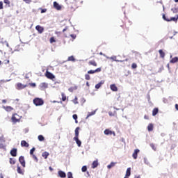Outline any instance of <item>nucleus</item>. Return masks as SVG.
Segmentation results:
<instances>
[{
	"label": "nucleus",
	"mask_w": 178,
	"mask_h": 178,
	"mask_svg": "<svg viewBox=\"0 0 178 178\" xmlns=\"http://www.w3.org/2000/svg\"><path fill=\"white\" fill-rule=\"evenodd\" d=\"M33 104L35 106H41L44 105V100L41 98L36 97L33 99Z\"/></svg>",
	"instance_id": "1"
},
{
	"label": "nucleus",
	"mask_w": 178,
	"mask_h": 178,
	"mask_svg": "<svg viewBox=\"0 0 178 178\" xmlns=\"http://www.w3.org/2000/svg\"><path fill=\"white\" fill-rule=\"evenodd\" d=\"M11 120L13 123H17V122H20V117L17 114H14L12 116Z\"/></svg>",
	"instance_id": "2"
},
{
	"label": "nucleus",
	"mask_w": 178,
	"mask_h": 178,
	"mask_svg": "<svg viewBox=\"0 0 178 178\" xmlns=\"http://www.w3.org/2000/svg\"><path fill=\"white\" fill-rule=\"evenodd\" d=\"M45 76L46 77H47V79H49L50 80H54V79H55V75H54V74L51 73L49 71L46 72Z\"/></svg>",
	"instance_id": "3"
},
{
	"label": "nucleus",
	"mask_w": 178,
	"mask_h": 178,
	"mask_svg": "<svg viewBox=\"0 0 178 178\" xmlns=\"http://www.w3.org/2000/svg\"><path fill=\"white\" fill-rule=\"evenodd\" d=\"M105 58H106V59H111V60H113L114 62H120V63L123 62V60H122L116 59L117 58L116 56H113L111 57H109L108 56H105Z\"/></svg>",
	"instance_id": "4"
},
{
	"label": "nucleus",
	"mask_w": 178,
	"mask_h": 178,
	"mask_svg": "<svg viewBox=\"0 0 178 178\" xmlns=\"http://www.w3.org/2000/svg\"><path fill=\"white\" fill-rule=\"evenodd\" d=\"M19 162L21 163L23 168H26V161L24 160V156H19Z\"/></svg>",
	"instance_id": "5"
},
{
	"label": "nucleus",
	"mask_w": 178,
	"mask_h": 178,
	"mask_svg": "<svg viewBox=\"0 0 178 178\" xmlns=\"http://www.w3.org/2000/svg\"><path fill=\"white\" fill-rule=\"evenodd\" d=\"M104 134L106 136H112V134H113L114 136H116V134H115V131H112L109 129H106L104 131Z\"/></svg>",
	"instance_id": "6"
},
{
	"label": "nucleus",
	"mask_w": 178,
	"mask_h": 178,
	"mask_svg": "<svg viewBox=\"0 0 178 178\" xmlns=\"http://www.w3.org/2000/svg\"><path fill=\"white\" fill-rule=\"evenodd\" d=\"M35 30H37V31H38L39 34H42V33H44V27L38 25L35 26Z\"/></svg>",
	"instance_id": "7"
},
{
	"label": "nucleus",
	"mask_w": 178,
	"mask_h": 178,
	"mask_svg": "<svg viewBox=\"0 0 178 178\" xmlns=\"http://www.w3.org/2000/svg\"><path fill=\"white\" fill-rule=\"evenodd\" d=\"M27 87V85H23L22 83H17L16 88L17 90H23L24 88H26Z\"/></svg>",
	"instance_id": "8"
},
{
	"label": "nucleus",
	"mask_w": 178,
	"mask_h": 178,
	"mask_svg": "<svg viewBox=\"0 0 178 178\" xmlns=\"http://www.w3.org/2000/svg\"><path fill=\"white\" fill-rule=\"evenodd\" d=\"M53 5H54V8L55 9H56V10H60V9H62V6L59 5V4L58 3V2H56V1H54V2L53 3Z\"/></svg>",
	"instance_id": "9"
},
{
	"label": "nucleus",
	"mask_w": 178,
	"mask_h": 178,
	"mask_svg": "<svg viewBox=\"0 0 178 178\" xmlns=\"http://www.w3.org/2000/svg\"><path fill=\"white\" fill-rule=\"evenodd\" d=\"M99 72H101V68H97L95 70H90L88 71V74H94V73H98Z\"/></svg>",
	"instance_id": "10"
},
{
	"label": "nucleus",
	"mask_w": 178,
	"mask_h": 178,
	"mask_svg": "<svg viewBox=\"0 0 178 178\" xmlns=\"http://www.w3.org/2000/svg\"><path fill=\"white\" fill-rule=\"evenodd\" d=\"M40 89L43 90H45V88H48V83H42L39 85Z\"/></svg>",
	"instance_id": "11"
},
{
	"label": "nucleus",
	"mask_w": 178,
	"mask_h": 178,
	"mask_svg": "<svg viewBox=\"0 0 178 178\" xmlns=\"http://www.w3.org/2000/svg\"><path fill=\"white\" fill-rule=\"evenodd\" d=\"M10 154L12 156H17V149L13 148L10 150Z\"/></svg>",
	"instance_id": "12"
},
{
	"label": "nucleus",
	"mask_w": 178,
	"mask_h": 178,
	"mask_svg": "<svg viewBox=\"0 0 178 178\" xmlns=\"http://www.w3.org/2000/svg\"><path fill=\"white\" fill-rule=\"evenodd\" d=\"M3 109H5V111H6V112H12V111H13V108L10 106H2Z\"/></svg>",
	"instance_id": "13"
},
{
	"label": "nucleus",
	"mask_w": 178,
	"mask_h": 178,
	"mask_svg": "<svg viewBox=\"0 0 178 178\" xmlns=\"http://www.w3.org/2000/svg\"><path fill=\"white\" fill-rule=\"evenodd\" d=\"M138 152H140V149H136L134 150L133 154H132V156L134 158V159H137V156L138 155Z\"/></svg>",
	"instance_id": "14"
},
{
	"label": "nucleus",
	"mask_w": 178,
	"mask_h": 178,
	"mask_svg": "<svg viewBox=\"0 0 178 178\" xmlns=\"http://www.w3.org/2000/svg\"><path fill=\"white\" fill-rule=\"evenodd\" d=\"M105 83V81H101L99 83L95 85V88L97 90H99V88H101V86H102V84H104Z\"/></svg>",
	"instance_id": "15"
},
{
	"label": "nucleus",
	"mask_w": 178,
	"mask_h": 178,
	"mask_svg": "<svg viewBox=\"0 0 178 178\" xmlns=\"http://www.w3.org/2000/svg\"><path fill=\"white\" fill-rule=\"evenodd\" d=\"M131 175V168H128L127 169L125 176H126V177H130Z\"/></svg>",
	"instance_id": "16"
},
{
	"label": "nucleus",
	"mask_w": 178,
	"mask_h": 178,
	"mask_svg": "<svg viewBox=\"0 0 178 178\" xmlns=\"http://www.w3.org/2000/svg\"><path fill=\"white\" fill-rule=\"evenodd\" d=\"M74 141L77 144L78 147H81V140L78 138H74Z\"/></svg>",
	"instance_id": "17"
},
{
	"label": "nucleus",
	"mask_w": 178,
	"mask_h": 178,
	"mask_svg": "<svg viewBox=\"0 0 178 178\" xmlns=\"http://www.w3.org/2000/svg\"><path fill=\"white\" fill-rule=\"evenodd\" d=\"M58 176L61 178L66 177V173L62 170L58 171Z\"/></svg>",
	"instance_id": "18"
},
{
	"label": "nucleus",
	"mask_w": 178,
	"mask_h": 178,
	"mask_svg": "<svg viewBox=\"0 0 178 178\" xmlns=\"http://www.w3.org/2000/svg\"><path fill=\"white\" fill-rule=\"evenodd\" d=\"M110 88H111V91H114V92L118 91V87L116 86L115 84H111L110 86Z\"/></svg>",
	"instance_id": "19"
},
{
	"label": "nucleus",
	"mask_w": 178,
	"mask_h": 178,
	"mask_svg": "<svg viewBox=\"0 0 178 178\" xmlns=\"http://www.w3.org/2000/svg\"><path fill=\"white\" fill-rule=\"evenodd\" d=\"M96 112H97V110H95L94 111H92V112H88V115L86 116V119H88L90 116H94Z\"/></svg>",
	"instance_id": "20"
},
{
	"label": "nucleus",
	"mask_w": 178,
	"mask_h": 178,
	"mask_svg": "<svg viewBox=\"0 0 178 178\" xmlns=\"http://www.w3.org/2000/svg\"><path fill=\"white\" fill-rule=\"evenodd\" d=\"M158 112H159V110L158 109V108H154L152 111V116H156V115L158 114Z\"/></svg>",
	"instance_id": "21"
},
{
	"label": "nucleus",
	"mask_w": 178,
	"mask_h": 178,
	"mask_svg": "<svg viewBox=\"0 0 178 178\" xmlns=\"http://www.w3.org/2000/svg\"><path fill=\"white\" fill-rule=\"evenodd\" d=\"M17 172L19 175H24V172H23V170H22V168L20 166L17 165Z\"/></svg>",
	"instance_id": "22"
},
{
	"label": "nucleus",
	"mask_w": 178,
	"mask_h": 178,
	"mask_svg": "<svg viewBox=\"0 0 178 178\" xmlns=\"http://www.w3.org/2000/svg\"><path fill=\"white\" fill-rule=\"evenodd\" d=\"M21 145H22V147H29V143L26 140H22Z\"/></svg>",
	"instance_id": "23"
},
{
	"label": "nucleus",
	"mask_w": 178,
	"mask_h": 178,
	"mask_svg": "<svg viewBox=\"0 0 178 178\" xmlns=\"http://www.w3.org/2000/svg\"><path fill=\"white\" fill-rule=\"evenodd\" d=\"M147 130L148 131H152L154 130V124H149L147 126Z\"/></svg>",
	"instance_id": "24"
},
{
	"label": "nucleus",
	"mask_w": 178,
	"mask_h": 178,
	"mask_svg": "<svg viewBox=\"0 0 178 178\" xmlns=\"http://www.w3.org/2000/svg\"><path fill=\"white\" fill-rule=\"evenodd\" d=\"M98 166V161H94L92 164V169H95Z\"/></svg>",
	"instance_id": "25"
},
{
	"label": "nucleus",
	"mask_w": 178,
	"mask_h": 178,
	"mask_svg": "<svg viewBox=\"0 0 178 178\" xmlns=\"http://www.w3.org/2000/svg\"><path fill=\"white\" fill-rule=\"evenodd\" d=\"M67 61L68 62H75L76 58H74V56H71L68 57Z\"/></svg>",
	"instance_id": "26"
},
{
	"label": "nucleus",
	"mask_w": 178,
	"mask_h": 178,
	"mask_svg": "<svg viewBox=\"0 0 178 178\" xmlns=\"http://www.w3.org/2000/svg\"><path fill=\"white\" fill-rule=\"evenodd\" d=\"M159 54H160L161 58H165V52H163V49H160Z\"/></svg>",
	"instance_id": "27"
},
{
	"label": "nucleus",
	"mask_w": 178,
	"mask_h": 178,
	"mask_svg": "<svg viewBox=\"0 0 178 178\" xmlns=\"http://www.w3.org/2000/svg\"><path fill=\"white\" fill-rule=\"evenodd\" d=\"M79 130H80V127H79L75 129V136L74 138L79 137Z\"/></svg>",
	"instance_id": "28"
},
{
	"label": "nucleus",
	"mask_w": 178,
	"mask_h": 178,
	"mask_svg": "<svg viewBox=\"0 0 178 178\" xmlns=\"http://www.w3.org/2000/svg\"><path fill=\"white\" fill-rule=\"evenodd\" d=\"M49 156V153H48L47 152H44L42 154V156H43L44 159H47V158H48Z\"/></svg>",
	"instance_id": "29"
},
{
	"label": "nucleus",
	"mask_w": 178,
	"mask_h": 178,
	"mask_svg": "<svg viewBox=\"0 0 178 178\" xmlns=\"http://www.w3.org/2000/svg\"><path fill=\"white\" fill-rule=\"evenodd\" d=\"M177 62H178L177 57H175V58H172L170 61V63H176Z\"/></svg>",
	"instance_id": "30"
},
{
	"label": "nucleus",
	"mask_w": 178,
	"mask_h": 178,
	"mask_svg": "<svg viewBox=\"0 0 178 178\" xmlns=\"http://www.w3.org/2000/svg\"><path fill=\"white\" fill-rule=\"evenodd\" d=\"M178 20V15L176 17H172L170 19V22H177Z\"/></svg>",
	"instance_id": "31"
},
{
	"label": "nucleus",
	"mask_w": 178,
	"mask_h": 178,
	"mask_svg": "<svg viewBox=\"0 0 178 178\" xmlns=\"http://www.w3.org/2000/svg\"><path fill=\"white\" fill-rule=\"evenodd\" d=\"M115 164H116V163L111 162L109 165H107V168L108 169H112V168H113V166H115Z\"/></svg>",
	"instance_id": "32"
},
{
	"label": "nucleus",
	"mask_w": 178,
	"mask_h": 178,
	"mask_svg": "<svg viewBox=\"0 0 178 178\" xmlns=\"http://www.w3.org/2000/svg\"><path fill=\"white\" fill-rule=\"evenodd\" d=\"M38 139L40 140V141H44V140H45V138H44V136L42 135H39L38 136Z\"/></svg>",
	"instance_id": "33"
},
{
	"label": "nucleus",
	"mask_w": 178,
	"mask_h": 178,
	"mask_svg": "<svg viewBox=\"0 0 178 178\" xmlns=\"http://www.w3.org/2000/svg\"><path fill=\"white\" fill-rule=\"evenodd\" d=\"M10 165H15V163H16V160L15 159H10Z\"/></svg>",
	"instance_id": "34"
},
{
	"label": "nucleus",
	"mask_w": 178,
	"mask_h": 178,
	"mask_svg": "<svg viewBox=\"0 0 178 178\" xmlns=\"http://www.w3.org/2000/svg\"><path fill=\"white\" fill-rule=\"evenodd\" d=\"M39 10H41L40 13H46L47 8H39Z\"/></svg>",
	"instance_id": "35"
},
{
	"label": "nucleus",
	"mask_w": 178,
	"mask_h": 178,
	"mask_svg": "<svg viewBox=\"0 0 178 178\" xmlns=\"http://www.w3.org/2000/svg\"><path fill=\"white\" fill-rule=\"evenodd\" d=\"M67 175V178H73V173L72 172H68Z\"/></svg>",
	"instance_id": "36"
},
{
	"label": "nucleus",
	"mask_w": 178,
	"mask_h": 178,
	"mask_svg": "<svg viewBox=\"0 0 178 178\" xmlns=\"http://www.w3.org/2000/svg\"><path fill=\"white\" fill-rule=\"evenodd\" d=\"M90 65H92V66H97V63L95 61L91 60L89 62Z\"/></svg>",
	"instance_id": "37"
},
{
	"label": "nucleus",
	"mask_w": 178,
	"mask_h": 178,
	"mask_svg": "<svg viewBox=\"0 0 178 178\" xmlns=\"http://www.w3.org/2000/svg\"><path fill=\"white\" fill-rule=\"evenodd\" d=\"M34 151H35V147H33V148L30 150V154H31V155H34Z\"/></svg>",
	"instance_id": "38"
},
{
	"label": "nucleus",
	"mask_w": 178,
	"mask_h": 178,
	"mask_svg": "<svg viewBox=\"0 0 178 178\" xmlns=\"http://www.w3.org/2000/svg\"><path fill=\"white\" fill-rule=\"evenodd\" d=\"M82 172H87V165H83L81 168Z\"/></svg>",
	"instance_id": "39"
},
{
	"label": "nucleus",
	"mask_w": 178,
	"mask_h": 178,
	"mask_svg": "<svg viewBox=\"0 0 178 178\" xmlns=\"http://www.w3.org/2000/svg\"><path fill=\"white\" fill-rule=\"evenodd\" d=\"M85 79L86 80H90V74H85Z\"/></svg>",
	"instance_id": "40"
},
{
	"label": "nucleus",
	"mask_w": 178,
	"mask_h": 178,
	"mask_svg": "<svg viewBox=\"0 0 178 178\" xmlns=\"http://www.w3.org/2000/svg\"><path fill=\"white\" fill-rule=\"evenodd\" d=\"M73 103L76 105L79 104V102H77V97H75L74 99H73Z\"/></svg>",
	"instance_id": "41"
},
{
	"label": "nucleus",
	"mask_w": 178,
	"mask_h": 178,
	"mask_svg": "<svg viewBox=\"0 0 178 178\" xmlns=\"http://www.w3.org/2000/svg\"><path fill=\"white\" fill-rule=\"evenodd\" d=\"M163 20H165V22H170L169 19L166 18V16L165 15H163Z\"/></svg>",
	"instance_id": "42"
},
{
	"label": "nucleus",
	"mask_w": 178,
	"mask_h": 178,
	"mask_svg": "<svg viewBox=\"0 0 178 178\" xmlns=\"http://www.w3.org/2000/svg\"><path fill=\"white\" fill-rule=\"evenodd\" d=\"M144 162L146 165H149V161H148V159H147V158H144Z\"/></svg>",
	"instance_id": "43"
},
{
	"label": "nucleus",
	"mask_w": 178,
	"mask_h": 178,
	"mask_svg": "<svg viewBox=\"0 0 178 178\" xmlns=\"http://www.w3.org/2000/svg\"><path fill=\"white\" fill-rule=\"evenodd\" d=\"M29 86H31V87L35 88L37 85L35 84V83H29Z\"/></svg>",
	"instance_id": "44"
},
{
	"label": "nucleus",
	"mask_w": 178,
	"mask_h": 178,
	"mask_svg": "<svg viewBox=\"0 0 178 178\" xmlns=\"http://www.w3.org/2000/svg\"><path fill=\"white\" fill-rule=\"evenodd\" d=\"M132 69H137V64L133 63L131 65Z\"/></svg>",
	"instance_id": "45"
},
{
	"label": "nucleus",
	"mask_w": 178,
	"mask_h": 178,
	"mask_svg": "<svg viewBox=\"0 0 178 178\" xmlns=\"http://www.w3.org/2000/svg\"><path fill=\"white\" fill-rule=\"evenodd\" d=\"M32 155H33V159H35V161L36 162H38V159L37 158V156H35V155H34V154H32Z\"/></svg>",
	"instance_id": "46"
},
{
	"label": "nucleus",
	"mask_w": 178,
	"mask_h": 178,
	"mask_svg": "<svg viewBox=\"0 0 178 178\" xmlns=\"http://www.w3.org/2000/svg\"><path fill=\"white\" fill-rule=\"evenodd\" d=\"M72 118H73L74 120H77V114H74L72 115Z\"/></svg>",
	"instance_id": "47"
},
{
	"label": "nucleus",
	"mask_w": 178,
	"mask_h": 178,
	"mask_svg": "<svg viewBox=\"0 0 178 178\" xmlns=\"http://www.w3.org/2000/svg\"><path fill=\"white\" fill-rule=\"evenodd\" d=\"M76 35H74V34H71V35H70V38H73V40H76Z\"/></svg>",
	"instance_id": "48"
},
{
	"label": "nucleus",
	"mask_w": 178,
	"mask_h": 178,
	"mask_svg": "<svg viewBox=\"0 0 178 178\" xmlns=\"http://www.w3.org/2000/svg\"><path fill=\"white\" fill-rule=\"evenodd\" d=\"M3 9V2L0 1V10Z\"/></svg>",
	"instance_id": "49"
},
{
	"label": "nucleus",
	"mask_w": 178,
	"mask_h": 178,
	"mask_svg": "<svg viewBox=\"0 0 178 178\" xmlns=\"http://www.w3.org/2000/svg\"><path fill=\"white\" fill-rule=\"evenodd\" d=\"M172 12H173L174 13H176L177 12V8H172L171 9Z\"/></svg>",
	"instance_id": "50"
},
{
	"label": "nucleus",
	"mask_w": 178,
	"mask_h": 178,
	"mask_svg": "<svg viewBox=\"0 0 178 178\" xmlns=\"http://www.w3.org/2000/svg\"><path fill=\"white\" fill-rule=\"evenodd\" d=\"M50 42H51V44H52V42H55V38H50Z\"/></svg>",
	"instance_id": "51"
},
{
	"label": "nucleus",
	"mask_w": 178,
	"mask_h": 178,
	"mask_svg": "<svg viewBox=\"0 0 178 178\" xmlns=\"http://www.w3.org/2000/svg\"><path fill=\"white\" fill-rule=\"evenodd\" d=\"M62 101H66V96H64L63 93L62 94Z\"/></svg>",
	"instance_id": "52"
},
{
	"label": "nucleus",
	"mask_w": 178,
	"mask_h": 178,
	"mask_svg": "<svg viewBox=\"0 0 178 178\" xmlns=\"http://www.w3.org/2000/svg\"><path fill=\"white\" fill-rule=\"evenodd\" d=\"M4 3H6V5H9L10 3V1H9V0H4Z\"/></svg>",
	"instance_id": "53"
},
{
	"label": "nucleus",
	"mask_w": 178,
	"mask_h": 178,
	"mask_svg": "<svg viewBox=\"0 0 178 178\" xmlns=\"http://www.w3.org/2000/svg\"><path fill=\"white\" fill-rule=\"evenodd\" d=\"M26 3H30L31 2V0H24Z\"/></svg>",
	"instance_id": "54"
},
{
	"label": "nucleus",
	"mask_w": 178,
	"mask_h": 178,
	"mask_svg": "<svg viewBox=\"0 0 178 178\" xmlns=\"http://www.w3.org/2000/svg\"><path fill=\"white\" fill-rule=\"evenodd\" d=\"M68 91H70V92H73V88H70L68 89Z\"/></svg>",
	"instance_id": "55"
},
{
	"label": "nucleus",
	"mask_w": 178,
	"mask_h": 178,
	"mask_svg": "<svg viewBox=\"0 0 178 178\" xmlns=\"http://www.w3.org/2000/svg\"><path fill=\"white\" fill-rule=\"evenodd\" d=\"M109 116H113V113L112 112H108Z\"/></svg>",
	"instance_id": "56"
},
{
	"label": "nucleus",
	"mask_w": 178,
	"mask_h": 178,
	"mask_svg": "<svg viewBox=\"0 0 178 178\" xmlns=\"http://www.w3.org/2000/svg\"><path fill=\"white\" fill-rule=\"evenodd\" d=\"M66 30H67V26H66V27L63 30V33H65V31H66Z\"/></svg>",
	"instance_id": "57"
},
{
	"label": "nucleus",
	"mask_w": 178,
	"mask_h": 178,
	"mask_svg": "<svg viewBox=\"0 0 178 178\" xmlns=\"http://www.w3.org/2000/svg\"><path fill=\"white\" fill-rule=\"evenodd\" d=\"M99 55H103V56H104V57L106 56V55L104 54L102 52H100Z\"/></svg>",
	"instance_id": "58"
},
{
	"label": "nucleus",
	"mask_w": 178,
	"mask_h": 178,
	"mask_svg": "<svg viewBox=\"0 0 178 178\" xmlns=\"http://www.w3.org/2000/svg\"><path fill=\"white\" fill-rule=\"evenodd\" d=\"M2 102H3V104H6V99H3Z\"/></svg>",
	"instance_id": "59"
},
{
	"label": "nucleus",
	"mask_w": 178,
	"mask_h": 178,
	"mask_svg": "<svg viewBox=\"0 0 178 178\" xmlns=\"http://www.w3.org/2000/svg\"><path fill=\"white\" fill-rule=\"evenodd\" d=\"M175 108L178 111V104H175Z\"/></svg>",
	"instance_id": "60"
},
{
	"label": "nucleus",
	"mask_w": 178,
	"mask_h": 178,
	"mask_svg": "<svg viewBox=\"0 0 178 178\" xmlns=\"http://www.w3.org/2000/svg\"><path fill=\"white\" fill-rule=\"evenodd\" d=\"M49 170H51V172H52V170H54V168H52V167L49 168Z\"/></svg>",
	"instance_id": "61"
},
{
	"label": "nucleus",
	"mask_w": 178,
	"mask_h": 178,
	"mask_svg": "<svg viewBox=\"0 0 178 178\" xmlns=\"http://www.w3.org/2000/svg\"><path fill=\"white\" fill-rule=\"evenodd\" d=\"M6 47H9V43H8V42L6 41Z\"/></svg>",
	"instance_id": "62"
},
{
	"label": "nucleus",
	"mask_w": 178,
	"mask_h": 178,
	"mask_svg": "<svg viewBox=\"0 0 178 178\" xmlns=\"http://www.w3.org/2000/svg\"><path fill=\"white\" fill-rule=\"evenodd\" d=\"M86 86H87L88 87H90V83H89L88 82H86Z\"/></svg>",
	"instance_id": "63"
},
{
	"label": "nucleus",
	"mask_w": 178,
	"mask_h": 178,
	"mask_svg": "<svg viewBox=\"0 0 178 178\" xmlns=\"http://www.w3.org/2000/svg\"><path fill=\"white\" fill-rule=\"evenodd\" d=\"M135 178H141V177H140V175H138V176H135Z\"/></svg>",
	"instance_id": "64"
}]
</instances>
